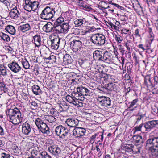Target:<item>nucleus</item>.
<instances>
[{
	"instance_id": "2",
	"label": "nucleus",
	"mask_w": 158,
	"mask_h": 158,
	"mask_svg": "<svg viewBox=\"0 0 158 158\" xmlns=\"http://www.w3.org/2000/svg\"><path fill=\"white\" fill-rule=\"evenodd\" d=\"M5 112L7 118L13 124L17 125L22 122L23 115L17 108L7 109L5 110Z\"/></svg>"
},
{
	"instance_id": "51",
	"label": "nucleus",
	"mask_w": 158,
	"mask_h": 158,
	"mask_svg": "<svg viewBox=\"0 0 158 158\" xmlns=\"http://www.w3.org/2000/svg\"><path fill=\"white\" fill-rule=\"evenodd\" d=\"M0 90L2 92L6 93L8 91L5 84L3 82H0Z\"/></svg>"
},
{
	"instance_id": "11",
	"label": "nucleus",
	"mask_w": 158,
	"mask_h": 158,
	"mask_svg": "<svg viewBox=\"0 0 158 158\" xmlns=\"http://www.w3.org/2000/svg\"><path fill=\"white\" fill-rule=\"evenodd\" d=\"M32 127L28 121H26L23 123L22 127V132L24 135H29L32 131Z\"/></svg>"
},
{
	"instance_id": "24",
	"label": "nucleus",
	"mask_w": 158,
	"mask_h": 158,
	"mask_svg": "<svg viewBox=\"0 0 158 158\" xmlns=\"http://www.w3.org/2000/svg\"><path fill=\"white\" fill-rule=\"evenodd\" d=\"M31 27L27 23L20 25L18 27V31L22 33H25L31 30Z\"/></svg>"
},
{
	"instance_id": "14",
	"label": "nucleus",
	"mask_w": 158,
	"mask_h": 158,
	"mask_svg": "<svg viewBox=\"0 0 158 158\" xmlns=\"http://www.w3.org/2000/svg\"><path fill=\"white\" fill-rule=\"evenodd\" d=\"M157 125H158V120H152L145 122L144 127L145 131L148 132L155 127Z\"/></svg>"
},
{
	"instance_id": "48",
	"label": "nucleus",
	"mask_w": 158,
	"mask_h": 158,
	"mask_svg": "<svg viewBox=\"0 0 158 158\" xmlns=\"http://www.w3.org/2000/svg\"><path fill=\"white\" fill-rule=\"evenodd\" d=\"M141 148V147H138L137 145L133 146L132 148V153L134 154H138L140 153V150Z\"/></svg>"
},
{
	"instance_id": "49",
	"label": "nucleus",
	"mask_w": 158,
	"mask_h": 158,
	"mask_svg": "<svg viewBox=\"0 0 158 158\" xmlns=\"http://www.w3.org/2000/svg\"><path fill=\"white\" fill-rule=\"evenodd\" d=\"M107 91L109 90L110 91H114L115 88V84L114 83H110L106 85Z\"/></svg>"
},
{
	"instance_id": "6",
	"label": "nucleus",
	"mask_w": 158,
	"mask_h": 158,
	"mask_svg": "<svg viewBox=\"0 0 158 158\" xmlns=\"http://www.w3.org/2000/svg\"><path fill=\"white\" fill-rule=\"evenodd\" d=\"M77 92H75L73 95L74 97L78 98L81 101H83L84 99V96H90V89H89L81 85L77 88Z\"/></svg>"
},
{
	"instance_id": "59",
	"label": "nucleus",
	"mask_w": 158,
	"mask_h": 158,
	"mask_svg": "<svg viewBox=\"0 0 158 158\" xmlns=\"http://www.w3.org/2000/svg\"><path fill=\"white\" fill-rule=\"evenodd\" d=\"M139 101L138 98H136L133 100L131 102L130 104L129 105L128 108L132 107L134 106L137 104V103Z\"/></svg>"
},
{
	"instance_id": "16",
	"label": "nucleus",
	"mask_w": 158,
	"mask_h": 158,
	"mask_svg": "<svg viewBox=\"0 0 158 158\" xmlns=\"http://www.w3.org/2000/svg\"><path fill=\"white\" fill-rule=\"evenodd\" d=\"M86 131V129L82 127H76L73 131V135L76 138H81L84 136Z\"/></svg>"
},
{
	"instance_id": "19",
	"label": "nucleus",
	"mask_w": 158,
	"mask_h": 158,
	"mask_svg": "<svg viewBox=\"0 0 158 158\" xmlns=\"http://www.w3.org/2000/svg\"><path fill=\"white\" fill-rule=\"evenodd\" d=\"M21 12V10L16 6L12 9L9 13V16L12 19H16Z\"/></svg>"
},
{
	"instance_id": "53",
	"label": "nucleus",
	"mask_w": 158,
	"mask_h": 158,
	"mask_svg": "<svg viewBox=\"0 0 158 158\" xmlns=\"http://www.w3.org/2000/svg\"><path fill=\"white\" fill-rule=\"evenodd\" d=\"M40 158H52L51 156L45 151L40 153Z\"/></svg>"
},
{
	"instance_id": "40",
	"label": "nucleus",
	"mask_w": 158,
	"mask_h": 158,
	"mask_svg": "<svg viewBox=\"0 0 158 158\" xmlns=\"http://www.w3.org/2000/svg\"><path fill=\"white\" fill-rule=\"evenodd\" d=\"M0 40H2L5 42H8L10 40V38L9 35L3 32L0 33Z\"/></svg>"
},
{
	"instance_id": "37",
	"label": "nucleus",
	"mask_w": 158,
	"mask_h": 158,
	"mask_svg": "<svg viewBox=\"0 0 158 158\" xmlns=\"http://www.w3.org/2000/svg\"><path fill=\"white\" fill-rule=\"evenodd\" d=\"M5 30L11 35H14L15 33L16 30L15 27L12 25H7L6 27Z\"/></svg>"
},
{
	"instance_id": "27",
	"label": "nucleus",
	"mask_w": 158,
	"mask_h": 158,
	"mask_svg": "<svg viewBox=\"0 0 158 158\" xmlns=\"http://www.w3.org/2000/svg\"><path fill=\"white\" fill-rule=\"evenodd\" d=\"M78 2L79 6L80 7H82L85 10L89 11H91L92 10L91 7L87 4L85 1L81 0H80V1H79Z\"/></svg>"
},
{
	"instance_id": "64",
	"label": "nucleus",
	"mask_w": 158,
	"mask_h": 158,
	"mask_svg": "<svg viewBox=\"0 0 158 158\" xmlns=\"http://www.w3.org/2000/svg\"><path fill=\"white\" fill-rule=\"evenodd\" d=\"M1 158H10V154L5 152H2L1 154Z\"/></svg>"
},
{
	"instance_id": "54",
	"label": "nucleus",
	"mask_w": 158,
	"mask_h": 158,
	"mask_svg": "<svg viewBox=\"0 0 158 158\" xmlns=\"http://www.w3.org/2000/svg\"><path fill=\"white\" fill-rule=\"evenodd\" d=\"M133 65L132 64H130L128 66H127V71L126 75L127 74L130 77V75L133 71Z\"/></svg>"
},
{
	"instance_id": "39",
	"label": "nucleus",
	"mask_w": 158,
	"mask_h": 158,
	"mask_svg": "<svg viewBox=\"0 0 158 158\" xmlns=\"http://www.w3.org/2000/svg\"><path fill=\"white\" fill-rule=\"evenodd\" d=\"M133 145L132 144H126L122 147V149L128 152H132Z\"/></svg>"
},
{
	"instance_id": "35",
	"label": "nucleus",
	"mask_w": 158,
	"mask_h": 158,
	"mask_svg": "<svg viewBox=\"0 0 158 158\" xmlns=\"http://www.w3.org/2000/svg\"><path fill=\"white\" fill-rule=\"evenodd\" d=\"M132 139L133 142L135 143L141 144L143 142L142 136L138 135H133L132 137Z\"/></svg>"
},
{
	"instance_id": "31",
	"label": "nucleus",
	"mask_w": 158,
	"mask_h": 158,
	"mask_svg": "<svg viewBox=\"0 0 158 158\" xmlns=\"http://www.w3.org/2000/svg\"><path fill=\"white\" fill-rule=\"evenodd\" d=\"M80 65L84 69L89 70L91 69L90 64L88 61H83L81 60V62H79Z\"/></svg>"
},
{
	"instance_id": "28",
	"label": "nucleus",
	"mask_w": 158,
	"mask_h": 158,
	"mask_svg": "<svg viewBox=\"0 0 158 158\" xmlns=\"http://www.w3.org/2000/svg\"><path fill=\"white\" fill-rule=\"evenodd\" d=\"M74 93H75V91H73L71 92V95L68 94L65 97V99L67 102L73 104L74 103L76 99H79L78 98H76L73 96Z\"/></svg>"
},
{
	"instance_id": "62",
	"label": "nucleus",
	"mask_w": 158,
	"mask_h": 158,
	"mask_svg": "<svg viewBox=\"0 0 158 158\" xmlns=\"http://www.w3.org/2000/svg\"><path fill=\"white\" fill-rule=\"evenodd\" d=\"M120 30L121 33L124 34H127L129 32L130 33L131 31L128 29H127L124 27H121V28Z\"/></svg>"
},
{
	"instance_id": "61",
	"label": "nucleus",
	"mask_w": 158,
	"mask_h": 158,
	"mask_svg": "<svg viewBox=\"0 0 158 158\" xmlns=\"http://www.w3.org/2000/svg\"><path fill=\"white\" fill-rule=\"evenodd\" d=\"M92 118L94 119L99 118L100 117L101 114L99 113H97L93 112L92 114Z\"/></svg>"
},
{
	"instance_id": "42",
	"label": "nucleus",
	"mask_w": 158,
	"mask_h": 158,
	"mask_svg": "<svg viewBox=\"0 0 158 158\" xmlns=\"http://www.w3.org/2000/svg\"><path fill=\"white\" fill-rule=\"evenodd\" d=\"M70 106L65 102L62 101L61 104L60 105L59 107L63 111H66L69 108Z\"/></svg>"
},
{
	"instance_id": "52",
	"label": "nucleus",
	"mask_w": 158,
	"mask_h": 158,
	"mask_svg": "<svg viewBox=\"0 0 158 158\" xmlns=\"http://www.w3.org/2000/svg\"><path fill=\"white\" fill-rule=\"evenodd\" d=\"M46 59L49 60L48 62L50 64H53L56 62V56L52 55L46 58Z\"/></svg>"
},
{
	"instance_id": "21",
	"label": "nucleus",
	"mask_w": 158,
	"mask_h": 158,
	"mask_svg": "<svg viewBox=\"0 0 158 158\" xmlns=\"http://www.w3.org/2000/svg\"><path fill=\"white\" fill-rule=\"evenodd\" d=\"M103 132H98L96 133H94L93 135H92L90 138V143H93L96 139H98L100 138L102 142L103 140Z\"/></svg>"
},
{
	"instance_id": "63",
	"label": "nucleus",
	"mask_w": 158,
	"mask_h": 158,
	"mask_svg": "<svg viewBox=\"0 0 158 158\" xmlns=\"http://www.w3.org/2000/svg\"><path fill=\"white\" fill-rule=\"evenodd\" d=\"M31 153L32 156L31 157H35L39 154H40L39 152L36 150H33L31 152Z\"/></svg>"
},
{
	"instance_id": "17",
	"label": "nucleus",
	"mask_w": 158,
	"mask_h": 158,
	"mask_svg": "<svg viewBox=\"0 0 158 158\" xmlns=\"http://www.w3.org/2000/svg\"><path fill=\"white\" fill-rule=\"evenodd\" d=\"M54 25L51 22H49L45 24L43 27V30L46 33H49L52 32L54 34H56V31L55 30L56 28L55 27Z\"/></svg>"
},
{
	"instance_id": "57",
	"label": "nucleus",
	"mask_w": 158,
	"mask_h": 158,
	"mask_svg": "<svg viewBox=\"0 0 158 158\" xmlns=\"http://www.w3.org/2000/svg\"><path fill=\"white\" fill-rule=\"evenodd\" d=\"M31 107L33 109H36L38 107V105L36 102L32 101L29 104Z\"/></svg>"
},
{
	"instance_id": "3",
	"label": "nucleus",
	"mask_w": 158,
	"mask_h": 158,
	"mask_svg": "<svg viewBox=\"0 0 158 158\" xmlns=\"http://www.w3.org/2000/svg\"><path fill=\"white\" fill-rule=\"evenodd\" d=\"M145 148L151 153L154 158L158 157V136H153L146 141Z\"/></svg>"
},
{
	"instance_id": "22",
	"label": "nucleus",
	"mask_w": 158,
	"mask_h": 158,
	"mask_svg": "<svg viewBox=\"0 0 158 158\" xmlns=\"http://www.w3.org/2000/svg\"><path fill=\"white\" fill-rule=\"evenodd\" d=\"M96 77V80L98 82H105L107 81L109 79V75L105 73H102V74L97 73L95 74Z\"/></svg>"
},
{
	"instance_id": "36",
	"label": "nucleus",
	"mask_w": 158,
	"mask_h": 158,
	"mask_svg": "<svg viewBox=\"0 0 158 158\" xmlns=\"http://www.w3.org/2000/svg\"><path fill=\"white\" fill-rule=\"evenodd\" d=\"M32 91L36 95H40L42 94V91L40 87L36 85H35L31 87Z\"/></svg>"
},
{
	"instance_id": "20",
	"label": "nucleus",
	"mask_w": 158,
	"mask_h": 158,
	"mask_svg": "<svg viewBox=\"0 0 158 158\" xmlns=\"http://www.w3.org/2000/svg\"><path fill=\"white\" fill-rule=\"evenodd\" d=\"M143 85L149 89H152L154 87V85L151 80L150 75H147L144 77Z\"/></svg>"
},
{
	"instance_id": "50",
	"label": "nucleus",
	"mask_w": 158,
	"mask_h": 158,
	"mask_svg": "<svg viewBox=\"0 0 158 158\" xmlns=\"http://www.w3.org/2000/svg\"><path fill=\"white\" fill-rule=\"evenodd\" d=\"M106 23L107 26L111 27L112 29H114L116 31H118L119 30V27L116 26V25L113 24L110 21H106Z\"/></svg>"
},
{
	"instance_id": "29",
	"label": "nucleus",
	"mask_w": 158,
	"mask_h": 158,
	"mask_svg": "<svg viewBox=\"0 0 158 158\" xmlns=\"http://www.w3.org/2000/svg\"><path fill=\"white\" fill-rule=\"evenodd\" d=\"M11 153L15 155H20L21 153V150L16 144H13L11 146Z\"/></svg>"
},
{
	"instance_id": "13",
	"label": "nucleus",
	"mask_w": 158,
	"mask_h": 158,
	"mask_svg": "<svg viewBox=\"0 0 158 158\" xmlns=\"http://www.w3.org/2000/svg\"><path fill=\"white\" fill-rule=\"evenodd\" d=\"M51 44V48L55 50H57L59 46L60 38L58 36L54 35L50 38Z\"/></svg>"
},
{
	"instance_id": "41",
	"label": "nucleus",
	"mask_w": 158,
	"mask_h": 158,
	"mask_svg": "<svg viewBox=\"0 0 158 158\" xmlns=\"http://www.w3.org/2000/svg\"><path fill=\"white\" fill-rule=\"evenodd\" d=\"M44 118L46 121L51 123L54 122L56 120V118L51 115H46L45 116Z\"/></svg>"
},
{
	"instance_id": "1",
	"label": "nucleus",
	"mask_w": 158,
	"mask_h": 158,
	"mask_svg": "<svg viewBox=\"0 0 158 158\" xmlns=\"http://www.w3.org/2000/svg\"><path fill=\"white\" fill-rule=\"evenodd\" d=\"M93 57L95 61L103 62L106 64H111L114 62V57L110 52L105 50L104 51L96 50L93 53Z\"/></svg>"
},
{
	"instance_id": "4",
	"label": "nucleus",
	"mask_w": 158,
	"mask_h": 158,
	"mask_svg": "<svg viewBox=\"0 0 158 158\" xmlns=\"http://www.w3.org/2000/svg\"><path fill=\"white\" fill-rule=\"evenodd\" d=\"M61 9L59 6H46L42 11L40 14V18L44 20H50L54 18L55 13L60 12Z\"/></svg>"
},
{
	"instance_id": "9",
	"label": "nucleus",
	"mask_w": 158,
	"mask_h": 158,
	"mask_svg": "<svg viewBox=\"0 0 158 158\" xmlns=\"http://www.w3.org/2000/svg\"><path fill=\"white\" fill-rule=\"evenodd\" d=\"M55 134L60 138L64 139L68 135L69 131L68 129L62 126L59 125L56 127L55 129Z\"/></svg>"
},
{
	"instance_id": "8",
	"label": "nucleus",
	"mask_w": 158,
	"mask_h": 158,
	"mask_svg": "<svg viewBox=\"0 0 158 158\" xmlns=\"http://www.w3.org/2000/svg\"><path fill=\"white\" fill-rule=\"evenodd\" d=\"M24 9L28 12L35 11L39 6V3L35 0H25Z\"/></svg>"
},
{
	"instance_id": "47",
	"label": "nucleus",
	"mask_w": 158,
	"mask_h": 158,
	"mask_svg": "<svg viewBox=\"0 0 158 158\" xmlns=\"http://www.w3.org/2000/svg\"><path fill=\"white\" fill-rule=\"evenodd\" d=\"M21 63L23 67L25 69H27L29 68L30 64L26 58L22 59Z\"/></svg>"
},
{
	"instance_id": "32",
	"label": "nucleus",
	"mask_w": 158,
	"mask_h": 158,
	"mask_svg": "<svg viewBox=\"0 0 158 158\" xmlns=\"http://www.w3.org/2000/svg\"><path fill=\"white\" fill-rule=\"evenodd\" d=\"M134 44L133 42L130 40H127L126 42H125L124 46L126 47L128 51L127 53L129 55H130L131 50L133 47Z\"/></svg>"
},
{
	"instance_id": "5",
	"label": "nucleus",
	"mask_w": 158,
	"mask_h": 158,
	"mask_svg": "<svg viewBox=\"0 0 158 158\" xmlns=\"http://www.w3.org/2000/svg\"><path fill=\"white\" fill-rule=\"evenodd\" d=\"M39 132L46 136H50V129L47 124L40 118H37L35 121Z\"/></svg>"
},
{
	"instance_id": "12",
	"label": "nucleus",
	"mask_w": 158,
	"mask_h": 158,
	"mask_svg": "<svg viewBox=\"0 0 158 158\" xmlns=\"http://www.w3.org/2000/svg\"><path fill=\"white\" fill-rule=\"evenodd\" d=\"M70 29V26L69 25V22H64L62 25L56 29L55 30L57 35L60 34L61 33L66 34L69 31Z\"/></svg>"
},
{
	"instance_id": "38",
	"label": "nucleus",
	"mask_w": 158,
	"mask_h": 158,
	"mask_svg": "<svg viewBox=\"0 0 158 158\" xmlns=\"http://www.w3.org/2000/svg\"><path fill=\"white\" fill-rule=\"evenodd\" d=\"M86 22L85 19L84 18L83 19H78L76 20L74 23L75 26L76 27L81 26L82 25L84 26L83 24Z\"/></svg>"
},
{
	"instance_id": "25",
	"label": "nucleus",
	"mask_w": 158,
	"mask_h": 158,
	"mask_svg": "<svg viewBox=\"0 0 158 158\" xmlns=\"http://www.w3.org/2000/svg\"><path fill=\"white\" fill-rule=\"evenodd\" d=\"M32 42L35 44V47H39L41 45L42 43L40 35L39 34H37L34 36H33Z\"/></svg>"
},
{
	"instance_id": "55",
	"label": "nucleus",
	"mask_w": 158,
	"mask_h": 158,
	"mask_svg": "<svg viewBox=\"0 0 158 158\" xmlns=\"http://www.w3.org/2000/svg\"><path fill=\"white\" fill-rule=\"evenodd\" d=\"M50 112L52 116L54 117H57L59 115V112L55 108L51 109Z\"/></svg>"
},
{
	"instance_id": "33",
	"label": "nucleus",
	"mask_w": 158,
	"mask_h": 158,
	"mask_svg": "<svg viewBox=\"0 0 158 158\" xmlns=\"http://www.w3.org/2000/svg\"><path fill=\"white\" fill-rule=\"evenodd\" d=\"M65 22H64V19L62 16L59 17L56 21L54 22L53 24L55 26V28L56 29L60 27L62 25L63 23Z\"/></svg>"
},
{
	"instance_id": "60",
	"label": "nucleus",
	"mask_w": 158,
	"mask_h": 158,
	"mask_svg": "<svg viewBox=\"0 0 158 158\" xmlns=\"http://www.w3.org/2000/svg\"><path fill=\"white\" fill-rule=\"evenodd\" d=\"M96 89L101 90V91H102V92H104L106 93L107 92L106 86H105L104 85H101L99 86Z\"/></svg>"
},
{
	"instance_id": "18",
	"label": "nucleus",
	"mask_w": 158,
	"mask_h": 158,
	"mask_svg": "<svg viewBox=\"0 0 158 158\" xmlns=\"http://www.w3.org/2000/svg\"><path fill=\"white\" fill-rule=\"evenodd\" d=\"M8 66L12 71L15 73L19 72L21 69V67L15 61L8 64Z\"/></svg>"
},
{
	"instance_id": "44",
	"label": "nucleus",
	"mask_w": 158,
	"mask_h": 158,
	"mask_svg": "<svg viewBox=\"0 0 158 158\" xmlns=\"http://www.w3.org/2000/svg\"><path fill=\"white\" fill-rule=\"evenodd\" d=\"M0 71L1 74L2 76H4L7 75V67L4 65L1 64L0 65Z\"/></svg>"
},
{
	"instance_id": "30",
	"label": "nucleus",
	"mask_w": 158,
	"mask_h": 158,
	"mask_svg": "<svg viewBox=\"0 0 158 158\" xmlns=\"http://www.w3.org/2000/svg\"><path fill=\"white\" fill-rule=\"evenodd\" d=\"M148 35L147 36V41H148L150 44H151L154 40V35L152 32V29L151 28H148Z\"/></svg>"
},
{
	"instance_id": "7",
	"label": "nucleus",
	"mask_w": 158,
	"mask_h": 158,
	"mask_svg": "<svg viewBox=\"0 0 158 158\" xmlns=\"http://www.w3.org/2000/svg\"><path fill=\"white\" fill-rule=\"evenodd\" d=\"M90 40L95 46H102L105 45L106 42V37L104 35L100 33L95 34L92 36Z\"/></svg>"
},
{
	"instance_id": "23",
	"label": "nucleus",
	"mask_w": 158,
	"mask_h": 158,
	"mask_svg": "<svg viewBox=\"0 0 158 158\" xmlns=\"http://www.w3.org/2000/svg\"><path fill=\"white\" fill-rule=\"evenodd\" d=\"M82 42H80L71 41L70 46L74 52H77L80 50L82 47Z\"/></svg>"
},
{
	"instance_id": "45",
	"label": "nucleus",
	"mask_w": 158,
	"mask_h": 158,
	"mask_svg": "<svg viewBox=\"0 0 158 158\" xmlns=\"http://www.w3.org/2000/svg\"><path fill=\"white\" fill-rule=\"evenodd\" d=\"M98 7L100 9H107L110 8L109 6L104 1H101L99 2L98 5Z\"/></svg>"
},
{
	"instance_id": "43",
	"label": "nucleus",
	"mask_w": 158,
	"mask_h": 158,
	"mask_svg": "<svg viewBox=\"0 0 158 158\" xmlns=\"http://www.w3.org/2000/svg\"><path fill=\"white\" fill-rule=\"evenodd\" d=\"M114 39L118 46L119 45H121L120 44L123 40L122 37L119 34H115L114 35Z\"/></svg>"
},
{
	"instance_id": "46",
	"label": "nucleus",
	"mask_w": 158,
	"mask_h": 158,
	"mask_svg": "<svg viewBox=\"0 0 158 158\" xmlns=\"http://www.w3.org/2000/svg\"><path fill=\"white\" fill-rule=\"evenodd\" d=\"M118 47V49L122 56H123L124 55H127L128 54L127 51L125 49V48L122 45H119Z\"/></svg>"
},
{
	"instance_id": "56",
	"label": "nucleus",
	"mask_w": 158,
	"mask_h": 158,
	"mask_svg": "<svg viewBox=\"0 0 158 158\" xmlns=\"http://www.w3.org/2000/svg\"><path fill=\"white\" fill-rule=\"evenodd\" d=\"M83 38L82 37H79L78 36H76L72 37L70 39L71 41L74 42H82Z\"/></svg>"
},
{
	"instance_id": "26",
	"label": "nucleus",
	"mask_w": 158,
	"mask_h": 158,
	"mask_svg": "<svg viewBox=\"0 0 158 158\" xmlns=\"http://www.w3.org/2000/svg\"><path fill=\"white\" fill-rule=\"evenodd\" d=\"M79 120L77 119L68 118L65 121V123L69 127H75L79 123Z\"/></svg>"
},
{
	"instance_id": "58",
	"label": "nucleus",
	"mask_w": 158,
	"mask_h": 158,
	"mask_svg": "<svg viewBox=\"0 0 158 158\" xmlns=\"http://www.w3.org/2000/svg\"><path fill=\"white\" fill-rule=\"evenodd\" d=\"M78 100L79 99H76L74 102V103L73 104L76 107H82L83 106V104L84 103L81 102H79Z\"/></svg>"
},
{
	"instance_id": "15",
	"label": "nucleus",
	"mask_w": 158,
	"mask_h": 158,
	"mask_svg": "<svg viewBox=\"0 0 158 158\" xmlns=\"http://www.w3.org/2000/svg\"><path fill=\"white\" fill-rule=\"evenodd\" d=\"M48 150L51 154L56 157L59 156L61 152V149L58 145L56 144L50 145L49 146Z\"/></svg>"
},
{
	"instance_id": "34",
	"label": "nucleus",
	"mask_w": 158,
	"mask_h": 158,
	"mask_svg": "<svg viewBox=\"0 0 158 158\" xmlns=\"http://www.w3.org/2000/svg\"><path fill=\"white\" fill-rule=\"evenodd\" d=\"M63 64L66 65L71 64L72 62V60L71 56L68 54H66L64 55L63 57Z\"/></svg>"
},
{
	"instance_id": "10",
	"label": "nucleus",
	"mask_w": 158,
	"mask_h": 158,
	"mask_svg": "<svg viewBox=\"0 0 158 158\" xmlns=\"http://www.w3.org/2000/svg\"><path fill=\"white\" fill-rule=\"evenodd\" d=\"M97 99L98 103L102 106L107 107L111 105V100L109 97L98 96Z\"/></svg>"
}]
</instances>
